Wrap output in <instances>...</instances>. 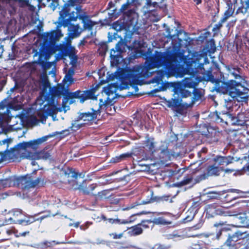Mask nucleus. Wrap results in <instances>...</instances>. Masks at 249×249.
Here are the masks:
<instances>
[{
  "instance_id": "obj_50",
  "label": "nucleus",
  "mask_w": 249,
  "mask_h": 249,
  "mask_svg": "<svg viewBox=\"0 0 249 249\" xmlns=\"http://www.w3.org/2000/svg\"><path fill=\"white\" fill-rule=\"evenodd\" d=\"M152 223L153 221L151 219H145L142 220L139 224L140 225L141 228L143 230L149 229L150 225Z\"/></svg>"
},
{
  "instance_id": "obj_14",
  "label": "nucleus",
  "mask_w": 249,
  "mask_h": 249,
  "mask_svg": "<svg viewBox=\"0 0 249 249\" xmlns=\"http://www.w3.org/2000/svg\"><path fill=\"white\" fill-rule=\"evenodd\" d=\"M83 178L84 175L82 173H79L75 171L72 168H68L65 170L63 175V179L62 181L64 183L68 184L69 186L73 190H77L78 187V182L77 181L78 177Z\"/></svg>"
},
{
  "instance_id": "obj_2",
  "label": "nucleus",
  "mask_w": 249,
  "mask_h": 249,
  "mask_svg": "<svg viewBox=\"0 0 249 249\" xmlns=\"http://www.w3.org/2000/svg\"><path fill=\"white\" fill-rule=\"evenodd\" d=\"M230 73L234 79L228 80L224 74L219 71L213 74L208 71L204 76L203 79L213 84L212 91L223 94H229L233 99L247 103L249 100V89L245 86L246 83L243 70L238 66L230 70Z\"/></svg>"
},
{
  "instance_id": "obj_43",
  "label": "nucleus",
  "mask_w": 249,
  "mask_h": 249,
  "mask_svg": "<svg viewBox=\"0 0 249 249\" xmlns=\"http://www.w3.org/2000/svg\"><path fill=\"white\" fill-rule=\"evenodd\" d=\"M36 220L34 216H30L25 218L23 219L17 220V223L23 226L30 225Z\"/></svg>"
},
{
  "instance_id": "obj_11",
  "label": "nucleus",
  "mask_w": 249,
  "mask_h": 249,
  "mask_svg": "<svg viewBox=\"0 0 249 249\" xmlns=\"http://www.w3.org/2000/svg\"><path fill=\"white\" fill-rule=\"evenodd\" d=\"M17 88V84H16L14 87L8 91L7 94H9L8 97L0 102V126H2L5 124H8L10 122L12 118L10 109H18L14 107L12 103L8 102L9 98H12L11 93Z\"/></svg>"
},
{
  "instance_id": "obj_41",
  "label": "nucleus",
  "mask_w": 249,
  "mask_h": 249,
  "mask_svg": "<svg viewBox=\"0 0 249 249\" xmlns=\"http://www.w3.org/2000/svg\"><path fill=\"white\" fill-rule=\"evenodd\" d=\"M234 10L232 9V5H228V8L225 11L224 15L220 21L223 23H225L233 14Z\"/></svg>"
},
{
  "instance_id": "obj_47",
  "label": "nucleus",
  "mask_w": 249,
  "mask_h": 249,
  "mask_svg": "<svg viewBox=\"0 0 249 249\" xmlns=\"http://www.w3.org/2000/svg\"><path fill=\"white\" fill-rule=\"evenodd\" d=\"M152 221L153 223L156 225H166L171 223L170 222L167 221L163 217L156 218Z\"/></svg>"
},
{
  "instance_id": "obj_9",
  "label": "nucleus",
  "mask_w": 249,
  "mask_h": 249,
  "mask_svg": "<svg viewBox=\"0 0 249 249\" xmlns=\"http://www.w3.org/2000/svg\"><path fill=\"white\" fill-rule=\"evenodd\" d=\"M234 226L232 224H228L227 221H219L213 224V227L215 231L208 233H204L202 240L201 241L205 245H210L212 241L215 240H224L226 235H224V232L231 230V227Z\"/></svg>"
},
{
  "instance_id": "obj_3",
  "label": "nucleus",
  "mask_w": 249,
  "mask_h": 249,
  "mask_svg": "<svg viewBox=\"0 0 249 249\" xmlns=\"http://www.w3.org/2000/svg\"><path fill=\"white\" fill-rule=\"evenodd\" d=\"M59 24L64 27L70 22L76 21L77 19L83 24L82 31H92L97 23L91 20L88 13L82 9L81 6H75L74 0H69L65 3L59 12Z\"/></svg>"
},
{
  "instance_id": "obj_12",
  "label": "nucleus",
  "mask_w": 249,
  "mask_h": 249,
  "mask_svg": "<svg viewBox=\"0 0 249 249\" xmlns=\"http://www.w3.org/2000/svg\"><path fill=\"white\" fill-rule=\"evenodd\" d=\"M96 90V86L84 91L77 90L74 92H68L66 96V98L67 100H71L70 102V104L73 103L72 100L73 99H78L80 100V102L83 103L88 100L96 99L97 96L95 95Z\"/></svg>"
},
{
  "instance_id": "obj_40",
  "label": "nucleus",
  "mask_w": 249,
  "mask_h": 249,
  "mask_svg": "<svg viewBox=\"0 0 249 249\" xmlns=\"http://www.w3.org/2000/svg\"><path fill=\"white\" fill-rule=\"evenodd\" d=\"M143 152L144 150L143 149L139 148L136 149L133 152H127L121 154L120 158H122L123 160H124L131 157H135L136 156H137L138 153H143Z\"/></svg>"
},
{
  "instance_id": "obj_20",
  "label": "nucleus",
  "mask_w": 249,
  "mask_h": 249,
  "mask_svg": "<svg viewBox=\"0 0 249 249\" xmlns=\"http://www.w3.org/2000/svg\"><path fill=\"white\" fill-rule=\"evenodd\" d=\"M144 154V151L143 153L139 152L138 153L137 156L133 157L134 164L141 167V171L149 172L151 170V166H154V164L145 162L147 159L145 158Z\"/></svg>"
},
{
  "instance_id": "obj_54",
  "label": "nucleus",
  "mask_w": 249,
  "mask_h": 249,
  "mask_svg": "<svg viewBox=\"0 0 249 249\" xmlns=\"http://www.w3.org/2000/svg\"><path fill=\"white\" fill-rule=\"evenodd\" d=\"M74 74V69L72 68L69 69L68 72L65 76L64 79H65L66 78H67L68 80L71 81L72 80V77Z\"/></svg>"
},
{
  "instance_id": "obj_34",
  "label": "nucleus",
  "mask_w": 249,
  "mask_h": 249,
  "mask_svg": "<svg viewBox=\"0 0 249 249\" xmlns=\"http://www.w3.org/2000/svg\"><path fill=\"white\" fill-rule=\"evenodd\" d=\"M127 230V233L130 236H137L143 233V229L141 228L139 223L128 228Z\"/></svg>"
},
{
  "instance_id": "obj_10",
  "label": "nucleus",
  "mask_w": 249,
  "mask_h": 249,
  "mask_svg": "<svg viewBox=\"0 0 249 249\" xmlns=\"http://www.w3.org/2000/svg\"><path fill=\"white\" fill-rule=\"evenodd\" d=\"M177 148L176 142H161L159 145V151L157 153L156 156L161 163L164 164L178 156L175 152Z\"/></svg>"
},
{
  "instance_id": "obj_35",
  "label": "nucleus",
  "mask_w": 249,
  "mask_h": 249,
  "mask_svg": "<svg viewBox=\"0 0 249 249\" xmlns=\"http://www.w3.org/2000/svg\"><path fill=\"white\" fill-rule=\"evenodd\" d=\"M216 45L214 39L212 38L207 41L203 48V51L210 54L213 53L216 51Z\"/></svg>"
},
{
  "instance_id": "obj_25",
  "label": "nucleus",
  "mask_w": 249,
  "mask_h": 249,
  "mask_svg": "<svg viewBox=\"0 0 249 249\" xmlns=\"http://www.w3.org/2000/svg\"><path fill=\"white\" fill-rule=\"evenodd\" d=\"M22 156L26 159L33 160L38 159L39 157H42L43 159H47L51 156L48 152L43 151L37 153L36 152L26 150L22 154Z\"/></svg>"
},
{
  "instance_id": "obj_5",
  "label": "nucleus",
  "mask_w": 249,
  "mask_h": 249,
  "mask_svg": "<svg viewBox=\"0 0 249 249\" xmlns=\"http://www.w3.org/2000/svg\"><path fill=\"white\" fill-rule=\"evenodd\" d=\"M194 96L191 97L190 92L184 89H176L174 91V98L168 101V106L176 108V111L178 113L182 115L184 111L189 107H192L197 101L201 100V93L198 89L194 90Z\"/></svg>"
},
{
  "instance_id": "obj_17",
  "label": "nucleus",
  "mask_w": 249,
  "mask_h": 249,
  "mask_svg": "<svg viewBox=\"0 0 249 249\" xmlns=\"http://www.w3.org/2000/svg\"><path fill=\"white\" fill-rule=\"evenodd\" d=\"M48 136H44L41 138L30 141L29 142H23L17 144V146L18 149L19 151L20 150H26L27 148L31 147L34 149H36L37 146L42 143V142L46 141L48 138Z\"/></svg>"
},
{
  "instance_id": "obj_23",
  "label": "nucleus",
  "mask_w": 249,
  "mask_h": 249,
  "mask_svg": "<svg viewBox=\"0 0 249 249\" xmlns=\"http://www.w3.org/2000/svg\"><path fill=\"white\" fill-rule=\"evenodd\" d=\"M174 28L175 29V33L174 34H171L170 29H167V32L168 33L167 37L172 40L171 43L174 47L178 48L180 47L182 41V40L179 38V36L182 34V31L181 30H178L175 27Z\"/></svg>"
},
{
  "instance_id": "obj_61",
  "label": "nucleus",
  "mask_w": 249,
  "mask_h": 249,
  "mask_svg": "<svg viewBox=\"0 0 249 249\" xmlns=\"http://www.w3.org/2000/svg\"><path fill=\"white\" fill-rule=\"evenodd\" d=\"M130 5V4L129 3V2H127V0H126V2L122 6L120 10L122 12H125V11L128 9Z\"/></svg>"
},
{
  "instance_id": "obj_49",
  "label": "nucleus",
  "mask_w": 249,
  "mask_h": 249,
  "mask_svg": "<svg viewBox=\"0 0 249 249\" xmlns=\"http://www.w3.org/2000/svg\"><path fill=\"white\" fill-rule=\"evenodd\" d=\"M109 196V191L108 190H105L98 192L95 196H97L99 199L102 200L108 198Z\"/></svg>"
},
{
  "instance_id": "obj_21",
  "label": "nucleus",
  "mask_w": 249,
  "mask_h": 249,
  "mask_svg": "<svg viewBox=\"0 0 249 249\" xmlns=\"http://www.w3.org/2000/svg\"><path fill=\"white\" fill-rule=\"evenodd\" d=\"M224 235L225 236L226 234H224ZM227 236L228 237L225 241V244L227 246L238 243V242H239L241 240H243V239L249 237L246 233L242 232L239 231L235 232L232 234H228V235H226V237ZM225 237L226 236L225 238Z\"/></svg>"
},
{
  "instance_id": "obj_26",
  "label": "nucleus",
  "mask_w": 249,
  "mask_h": 249,
  "mask_svg": "<svg viewBox=\"0 0 249 249\" xmlns=\"http://www.w3.org/2000/svg\"><path fill=\"white\" fill-rule=\"evenodd\" d=\"M153 138H148L145 142V146L153 156H156L157 153L159 151V146H157Z\"/></svg>"
},
{
  "instance_id": "obj_28",
  "label": "nucleus",
  "mask_w": 249,
  "mask_h": 249,
  "mask_svg": "<svg viewBox=\"0 0 249 249\" xmlns=\"http://www.w3.org/2000/svg\"><path fill=\"white\" fill-rule=\"evenodd\" d=\"M234 160V158L233 157L228 156L226 157L224 156H217L214 160V162L216 165L219 167L221 166H227V165L231 163Z\"/></svg>"
},
{
  "instance_id": "obj_4",
  "label": "nucleus",
  "mask_w": 249,
  "mask_h": 249,
  "mask_svg": "<svg viewBox=\"0 0 249 249\" xmlns=\"http://www.w3.org/2000/svg\"><path fill=\"white\" fill-rule=\"evenodd\" d=\"M186 71L187 73L191 76L186 77L183 80V87L179 84H174L173 87V91H176V89L179 90V89H184L190 92H192L191 94V97L194 96V90L198 89L201 93V99L204 96V92L201 89L196 88L198 83L202 81H205L203 79V77L210 70L205 71L204 68V64L199 63L196 60L191 61L186 64Z\"/></svg>"
},
{
  "instance_id": "obj_1",
  "label": "nucleus",
  "mask_w": 249,
  "mask_h": 249,
  "mask_svg": "<svg viewBox=\"0 0 249 249\" xmlns=\"http://www.w3.org/2000/svg\"><path fill=\"white\" fill-rule=\"evenodd\" d=\"M147 54L144 55L146 59L144 65H136L127 71L126 80L137 92L139 90L138 85H142L143 83V80L141 78L150 77L153 72L150 71L151 69L162 66L161 70L156 71L150 82L156 83L158 85H161L159 89H154L155 92L164 90L166 88L163 85V79L165 77H169L175 71L178 64V53L167 50L163 53L156 51L154 55L149 56H147Z\"/></svg>"
},
{
  "instance_id": "obj_60",
  "label": "nucleus",
  "mask_w": 249,
  "mask_h": 249,
  "mask_svg": "<svg viewBox=\"0 0 249 249\" xmlns=\"http://www.w3.org/2000/svg\"><path fill=\"white\" fill-rule=\"evenodd\" d=\"M123 161L122 158H120V155L116 156L115 157L112 158L110 160L111 163H118Z\"/></svg>"
},
{
  "instance_id": "obj_62",
  "label": "nucleus",
  "mask_w": 249,
  "mask_h": 249,
  "mask_svg": "<svg viewBox=\"0 0 249 249\" xmlns=\"http://www.w3.org/2000/svg\"><path fill=\"white\" fill-rule=\"evenodd\" d=\"M111 235L112 236L113 238L114 239H120L123 237V233H121L119 234L112 233Z\"/></svg>"
},
{
  "instance_id": "obj_6",
  "label": "nucleus",
  "mask_w": 249,
  "mask_h": 249,
  "mask_svg": "<svg viewBox=\"0 0 249 249\" xmlns=\"http://www.w3.org/2000/svg\"><path fill=\"white\" fill-rule=\"evenodd\" d=\"M62 36L61 32L59 30H53L50 33H48L47 37L49 41L45 40L42 44L39 51L37 50H33L35 53L34 56H38L37 63L43 67H45L46 61L49 59L50 56L57 51V46L55 42Z\"/></svg>"
},
{
  "instance_id": "obj_39",
  "label": "nucleus",
  "mask_w": 249,
  "mask_h": 249,
  "mask_svg": "<svg viewBox=\"0 0 249 249\" xmlns=\"http://www.w3.org/2000/svg\"><path fill=\"white\" fill-rule=\"evenodd\" d=\"M69 27V30L71 32V35L74 37H77L80 36L81 33L83 31L82 28L80 29L79 24H71L70 22V25L68 26Z\"/></svg>"
},
{
  "instance_id": "obj_59",
  "label": "nucleus",
  "mask_w": 249,
  "mask_h": 249,
  "mask_svg": "<svg viewBox=\"0 0 249 249\" xmlns=\"http://www.w3.org/2000/svg\"><path fill=\"white\" fill-rule=\"evenodd\" d=\"M169 237L171 239H175L176 238H180L182 235L178 232V231H174L172 233L169 235Z\"/></svg>"
},
{
  "instance_id": "obj_52",
  "label": "nucleus",
  "mask_w": 249,
  "mask_h": 249,
  "mask_svg": "<svg viewBox=\"0 0 249 249\" xmlns=\"http://www.w3.org/2000/svg\"><path fill=\"white\" fill-rule=\"evenodd\" d=\"M7 77L0 73V91H1L7 83Z\"/></svg>"
},
{
  "instance_id": "obj_22",
  "label": "nucleus",
  "mask_w": 249,
  "mask_h": 249,
  "mask_svg": "<svg viewBox=\"0 0 249 249\" xmlns=\"http://www.w3.org/2000/svg\"><path fill=\"white\" fill-rule=\"evenodd\" d=\"M232 123L234 125L240 126H249V111L238 113L237 116L233 117Z\"/></svg>"
},
{
  "instance_id": "obj_48",
  "label": "nucleus",
  "mask_w": 249,
  "mask_h": 249,
  "mask_svg": "<svg viewBox=\"0 0 249 249\" xmlns=\"http://www.w3.org/2000/svg\"><path fill=\"white\" fill-rule=\"evenodd\" d=\"M195 215L194 213L188 210L185 213V216L183 219V222L185 223L191 221L194 219Z\"/></svg>"
},
{
  "instance_id": "obj_27",
  "label": "nucleus",
  "mask_w": 249,
  "mask_h": 249,
  "mask_svg": "<svg viewBox=\"0 0 249 249\" xmlns=\"http://www.w3.org/2000/svg\"><path fill=\"white\" fill-rule=\"evenodd\" d=\"M7 147H8V144H7ZM15 151L19 152L17 145L11 148L9 150L7 148L5 150L0 152V163L8 159H11L13 156L12 154Z\"/></svg>"
},
{
  "instance_id": "obj_36",
  "label": "nucleus",
  "mask_w": 249,
  "mask_h": 249,
  "mask_svg": "<svg viewBox=\"0 0 249 249\" xmlns=\"http://www.w3.org/2000/svg\"><path fill=\"white\" fill-rule=\"evenodd\" d=\"M139 214H135L131 215L128 219H123L121 220L119 219H113V218H108L107 219L108 222L109 223H111L112 224H128L131 222H134L135 220V219L134 218V217L138 215Z\"/></svg>"
},
{
  "instance_id": "obj_7",
  "label": "nucleus",
  "mask_w": 249,
  "mask_h": 249,
  "mask_svg": "<svg viewBox=\"0 0 249 249\" xmlns=\"http://www.w3.org/2000/svg\"><path fill=\"white\" fill-rule=\"evenodd\" d=\"M62 94V87L50 88L48 94L45 96L43 107L37 111L36 115L41 122L45 121L49 116L53 117L58 112L55 98Z\"/></svg>"
},
{
  "instance_id": "obj_33",
  "label": "nucleus",
  "mask_w": 249,
  "mask_h": 249,
  "mask_svg": "<svg viewBox=\"0 0 249 249\" xmlns=\"http://www.w3.org/2000/svg\"><path fill=\"white\" fill-rule=\"evenodd\" d=\"M223 167H219L216 165V163H214L212 165H209L207 169V174L209 176H218L220 174V172L223 171Z\"/></svg>"
},
{
  "instance_id": "obj_42",
  "label": "nucleus",
  "mask_w": 249,
  "mask_h": 249,
  "mask_svg": "<svg viewBox=\"0 0 249 249\" xmlns=\"http://www.w3.org/2000/svg\"><path fill=\"white\" fill-rule=\"evenodd\" d=\"M108 50L107 42H101L98 44V53L102 56H105Z\"/></svg>"
},
{
  "instance_id": "obj_16",
  "label": "nucleus",
  "mask_w": 249,
  "mask_h": 249,
  "mask_svg": "<svg viewBox=\"0 0 249 249\" xmlns=\"http://www.w3.org/2000/svg\"><path fill=\"white\" fill-rule=\"evenodd\" d=\"M144 197L139 203L140 205H145L155 202H160L164 200H168L169 196H154V192L152 190H148L146 193L142 196Z\"/></svg>"
},
{
  "instance_id": "obj_44",
  "label": "nucleus",
  "mask_w": 249,
  "mask_h": 249,
  "mask_svg": "<svg viewBox=\"0 0 249 249\" xmlns=\"http://www.w3.org/2000/svg\"><path fill=\"white\" fill-rule=\"evenodd\" d=\"M201 204L202 202L199 201L194 202L188 210L196 214L201 208Z\"/></svg>"
},
{
  "instance_id": "obj_38",
  "label": "nucleus",
  "mask_w": 249,
  "mask_h": 249,
  "mask_svg": "<svg viewBox=\"0 0 249 249\" xmlns=\"http://www.w3.org/2000/svg\"><path fill=\"white\" fill-rule=\"evenodd\" d=\"M68 53V54H67V56H69L71 59L70 64L72 66H74L77 63L78 59L75 48L74 47L71 46Z\"/></svg>"
},
{
  "instance_id": "obj_45",
  "label": "nucleus",
  "mask_w": 249,
  "mask_h": 249,
  "mask_svg": "<svg viewBox=\"0 0 249 249\" xmlns=\"http://www.w3.org/2000/svg\"><path fill=\"white\" fill-rule=\"evenodd\" d=\"M71 44V43H67L66 44L60 45L59 46V51L62 53V55L63 56H67L68 51L70 50Z\"/></svg>"
},
{
  "instance_id": "obj_57",
  "label": "nucleus",
  "mask_w": 249,
  "mask_h": 249,
  "mask_svg": "<svg viewBox=\"0 0 249 249\" xmlns=\"http://www.w3.org/2000/svg\"><path fill=\"white\" fill-rule=\"evenodd\" d=\"M223 24V23L221 22V21L219 20V21L217 24L214 25L213 29V31L216 32H219L221 28L222 27Z\"/></svg>"
},
{
  "instance_id": "obj_63",
  "label": "nucleus",
  "mask_w": 249,
  "mask_h": 249,
  "mask_svg": "<svg viewBox=\"0 0 249 249\" xmlns=\"http://www.w3.org/2000/svg\"><path fill=\"white\" fill-rule=\"evenodd\" d=\"M240 2L241 4V7L243 8V7L249 3V0H240Z\"/></svg>"
},
{
  "instance_id": "obj_64",
  "label": "nucleus",
  "mask_w": 249,
  "mask_h": 249,
  "mask_svg": "<svg viewBox=\"0 0 249 249\" xmlns=\"http://www.w3.org/2000/svg\"><path fill=\"white\" fill-rule=\"evenodd\" d=\"M193 247H191L190 249H207L206 248L200 247V244H194Z\"/></svg>"
},
{
  "instance_id": "obj_8",
  "label": "nucleus",
  "mask_w": 249,
  "mask_h": 249,
  "mask_svg": "<svg viewBox=\"0 0 249 249\" xmlns=\"http://www.w3.org/2000/svg\"><path fill=\"white\" fill-rule=\"evenodd\" d=\"M0 181L1 188L18 186L27 189L38 185L43 186L46 182V178L43 175H40L34 179L31 175H26L19 178L10 177L4 179H0Z\"/></svg>"
},
{
  "instance_id": "obj_15",
  "label": "nucleus",
  "mask_w": 249,
  "mask_h": 249,
  "mask_svg": "<svg viewBox=\"0 0 249 249\" xmlns=\"http://www.w3.org/2000/svg\"><path fill=\"white\" fill-rule=\"evenodd\" d=\"M124 42L121 40L115 45V48H112L110 51V57L111 62L117 65L120 64L121 60V53L123 52V46Z\"/></svg>"
},
{
  "instance_id": "obj_51",
  "label": "nucleus",
  "mask_w": 249,
  "mask_h": 249,
  "mask_svg": "<svg viewBox=\"0 0 249 249\" xmlns=\"http://www.w3.org/2000/svg\"><path fill=\"white\" fill-rule=\"evenodd\" d=\"M193 177L192 175H189L185 176L183 179L179 182V185L181 186L185 185L191 183L193 181Z\"/></svg>"
},
{
  "instance_id": "obj_55",
  "label": "nucleus",
  "mask_w": 249,
  "mask_h": 249,
  "mask_svg": "<svg viewBox=\"0 0 249 249\" xmlns=\"http://www.w3.org/2000/svg\"><path fill=\"white\" fill-rule=\"evenodd\" d=\"M171 244H159L156 245L155 249H172Z\"/></svg>"
},
{
  "instance_id": "obj_19",
  "label": "nucleus",
  "mask_w": 249,
  "mask_h": 249,
  "mask_svg": "<svg viewBox=\"0 0 249 249\" xmlns=\"http://www.w3.org/2000/svg\"><path fill=\"white\" fill-rule=\"evenodd\" d=\"M205 211L206 216L208 217H213L217 215H225L226 214L224 208L217 203L207 205Z\"/></svg>"
},
{
  "instance_id": "obj_18",
  "label": "nucleus",
  "mask_w": 249,
  "mask_h": 249,
  "mask_svg": "<svg viewBox=\"0 0 249 249\" xmlns=\"http://www.w3.org/2000/svg\"><path fill=\"white\" fill-rule=\"evenodd\" d=\"M248 191H242L235 189H229L223 196V201L225 203H230L239 197H246L247 194H249L247 193Z\"/></svg>"
},
{
  "instance_id": "obj_53",
  "label": "nucleus",
  "mask_w": 249,
  "mask_h": 249,
  "mask_svg": "<svg viewBox=\"0 0 249 249\" xmlns=\"http://www.w3.org/2000/svg\"><path fill=\"white\" fill-rule=\"evenodd\" d=\"M49 7L54 10L58 5V0H47Z\"/></svg>"
},
{
  "instance_id": "obj_13",
  "label": "nucleus",
  "mask_w": 249,
  "mask_h": 249,
  "mask_svg": "<svg viewBox=\"0 0 249 249\" xmlns=\"http://www.w3.org/2000/svg\"><path fill=\"white\" fill-rule=\"evenodd\" d=\"M100 108L101 106L97 110L92 108L90 109V111L78 112L75 121H83L86 125H91L93 124H97L98 120L97 116H100L101 114Z\"/></svg>"
},
{
  "instance_id": "obj_58",
  "label": "nucleus",
  "mask_w": 249,
  "mask_h": 249,
  "mask_svg": "<svg viewBox=\"0 0 249 249\" xmlns=\"http://www.w3.org/2000/svg\"><path fill=\"white\" fill-rule=\"evenodd\" d=\"M207 197L209 199H217L219 197V194L215 192H209Z\"/></svg>"
},
{
  "instance_id": "obj_46",
  "label": "nucleus",
  "mask_w": 249,
  "mask_h": 249,
  "mask_svg": "<svg viewBox=\"0 0 249 249\" xmlns=\"http://www.w3.org/2000/svg\"><path fill=\"white\" fill-rule=\"evenodd\" d=\"M229 114L222 113L221 116L219 115L217 112L215 114V121L217 123H224L226 124H228L227 120H225V118L228 117Z\"/></svg>"
},
{
  "instance_id": "obj_31",
  "label": "nucleus",
  "mask_w": 249,
  "mask_h": 249,
  "mask_svg": "<svg viewBox=\"0 0 249 249\" xmlns=\"http://www.w3.org/2000/svg\"><path fill=\"white\" fill-rule=\"evenodd\" d=\"M59 243L55 240H44L36 244V248L39 249H53V247Z\"/></svg>"
},
{
  "instance_id": "obj_24",
  "label": "nucleus",
  "mask_w": 249,
  "mask_h": 249,
  "mask_svg": "<svg viewBox=\"0 0 249 249\" xmlns=\"http://www.w3.org/2000/svg\"><path fill=\"white\" fill-rule=\"evenodd\" d=\"M97 187L96 183H92L87 186L86 181H84L81 184H78L77 190L82 192L85 195L96 196V195L92 193L93 191Z\"/></svg>"
},
{
  "instance_id": "obj_56",
  "label": "nucleus",
  "mask_w": 249,
  "mask_h": 249,
  "mask_svg": "<svg viewBox=\"0 0 249 249\" xmlns=\"http://www.w3.org/2000/svg\"><path fill=\"white\" fill-rule=\"evenodd\" d=\"M242 221L243 226L249 227V212L246 214Z\"/></svg>"
},
{
  "instance_id": "obj_32",
  "label": "nucleus",
  "mask_w": 249,
  "mask_h": 249,
  "mask_svg": "<svg viewBox=\"0 0 249 249\" xmlns=\"http://www.w3.org/2000/svg\"><path fill=\"white\" fill-rule=\"evenodd\" d=\"M230 249H249V236L238 243L228 246Z\"/></svg>"
},
{
  "instance_id": "obj_30",
  "label": "nucleus",
  "mask_w": 249,
  "mask_h": 249,
  "mask_svg": "<svg viewBox=\"0 0 249 249\" xmlns=\"http://www.w3.org/2000/svg\"><path fill=\"white\" fill-rule=\"evenodd\" d=\"M207 133L205 134L207 141L212 143L217 142L219 139V133L212 127L207 128Z\"/></svg>"
},
{
  "instance_id": "obj_37",
  "label": "nucleus",
  "mask_w": 249,
  "mask_h": 249,
  "mask_svg": "<svg viewBox=\"0 0 249 249\" xmlns=\"http://www.w3.org/2000/svg\"><path fill=\"white\" fill-rule=\"evenodd\" d=\"M78 121H75V120L73 121L71 123V126L69 127L68 129L63 130L60 132H56V134L63 135V136H67L71 134L70 130L72 132H76L78 130V128L76 126V123Z\"/></svg>"
},
{
  "instance_id": "obj_29",
  "label": "nucleus",
  "mask_w": 249,
  "mask_h": 249,
  "mask_svg": "<svg viewBox=\"0 0 249 249\" xmlns=\"http://www.w3.org/2000/svg\"><path fill=\"white\" fill-rule=\"evenodd\" d=\"M50 84L48 80H44L42 85V89L40 93L39 97L37 98L36 102L38 104L42 106L43 104V100H44L45 96L48 94V89H50Z\"/></svg>"
}]
</instances>
